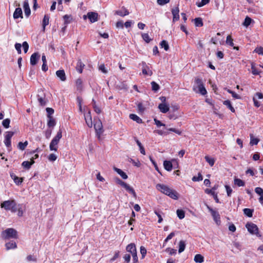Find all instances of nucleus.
Masks as SVG:
<instances>
[{
	"label": "nucleus",
	"mask_w": 263,
	"mask_h": 263,
	"mask_svg": "<svg viewBox=\"0 0 263 263\" xmlns=\"http://www.w3.org/2000/svg\"><path fill=\"white\" fill-rule=\"evenodd\" d=\"M156 187L158 191L169 196L170 198L175 200L178 199V193L176 191L170 188L168 186L159 183L156 185Z\"/></svg>",
	"instance_id": "f257e3e1"
},
{
	"label": "nucleus",
	"mask_w": 263,
	"mask_h": 263,
	"mask_svg": "<svg viewBox=\"0 0 263 263\" xmlns=\"http://www.w3.org/2000/svg\"><path fill=\"white\" fill-rule=\"evenodd\" d=\"M16 205L17 203L15 200L9 199L2 202L1 207L7 211H10L11 213H15L17 212Z\"/></svg>",
	"instance_id": "f03ea898"
},
{
	"label": "nucleus",
	"mask_w": 263,
	"mask_h": 263,
	"mask_svg": "<svg viewBox=\"0 0 263 263\" xmlns=\"http://www.w3.org/2000/svg\"><path fill=\"white\" fill-rule=\"evenodd\" d=\"M115 180L117 184H119L124 187L128 192L132 194L135 198L137 197L136 193L134 189L130 186L128 184L121 180L118 177H116L115 178Z\"/></svg>",
	"instance_id": "7ed1b4c3"
},
{
	"label": "nucleus",
	"mask_w": 263,
	"mask_h": 263,
	"mask_svg": "<svg viewBox=\"0 0 263 263\" xmlns=\"http://www.w3.org/2000/svg\"><path fill=\"white\" fill-rule=\"evenodd\" d=\"M2 237L5 239L17 238V232L13 228H8L2 232Z\"/></svg>",
	"instance_id": "20e7f679"
},
{
	"label": "nucleus",
	"mask_w": 263,
	"mask_h": 263,
	"mask_svg": "<svg viewBox=\"0 0 263 263\" xmlns=\"http://www.w3.org/2000/svg\"><path fill=\"white\" fill-rule=\"evenodd\" d=\"M206 208L208 209L209 211L211 213V215L213 218V220L217 224V225H220L221 223V220L219 212L217 211L213 210L208 205H206Z\"/></svg>",
	"instance_id": "39448f33"
},
{
	"label": "nucleus",
	"mask_w": 263,
	"mask_h": 263,
	"mask_svg": "<svg viewBox=\"0 0 263 263\" xmlns=\"http://www.w3.org/2000/svg\"><path fill=\"white\" fill-rule=\"evenodd\" d=\"M14 134V133L11 131L6 132L5 134V140L4 142L7 148L11 147V139Z\"/></svg>",
	"instance_id": "423d86ee"
},
{
	"label": "nucleus",
	"mask_w": 263,
	"mask_h": 263,
	"mask_svg": "<svg viewBox=\"0 0 263 263\" xmlns=\"http://www.w3.org/2000/svg\"><path fill=\"white\" fill-rule=\"evenodd\" d=\"M246 227L251 234L256 235L258 234V228L255 224L252 222H248Z\"/></svg>",
	"instance_id": "0eeeda50"
},
{
	"label": "nucleus",
	"mask_w": 263,
	"mask_h": 263,
	"mask_svg": "<svg viewBox=\"0 0 263 263\" xmlns=\"http://www.w3.org/2000/svg\"><path fill=\"white\" fill-rule=\"evenodd\" d=\"M37 100L41 106H45L47 104V101L45 99V95L42 90L39 91V94L37 95Z\"/></svg>",
	"instance_id": "6e6552de"
},
{
	"label": "nucleus",
	"mask_w": 263,
	"mask_h": 263,
	"mask_svg": "<svg viewBox=\"0 0 263 263\" xmlns=\"http://www.w3.org/2000/svg\"><path fill=\"white\" fill-rule=\"evenodd\" d=\"M172 15H173V20L172 22L174 23L176 21H178L179 20L180 16H179V9L178 6L172 9L171 10Z\"/></svg>",
	"instance_id": "1a4fd4ad"
},
{
	"label": "nucleus",
	"mask_w": 263,
	"mask_h": 263,
	"mask_svg": "<svg viewBox=\"0 0 263 263\" xmlns=\"http://www.w3.org/2000/svg\"><path fill=\"white\" fill-rule=\"evenodd\" d=\"M40 55L38 52L33 53L30 57V64L32 66L35 65L40 59Z\"/></svg>",
	"instance_id": "9d476101"
},
{
	"label": "nucleus",
	"mask_w": 263,
	"mask_h": 263,
	"mask_svg": "<svg viewBox=\"0 0 263 263\" xmlns=\"http://www.w3.org/2000/svg\"><path fill=\"white\" fill-rule=\"evenodd\" d=\"M87 17L91 23H95L98 20V14L94 12H89L87 13Z\"/></svg>",
	"instance_id": "9b49d317"
},
{
	"label": "nucleus",
	"mask_w": 263,
	"mask_h": 263,
	"mask_svg": "<svg viewBox=\"0 0 263 263\" xmlns=\"http://www.w3.org/2000/svg\"><path fill=\"white\" fill-rule=\"evenodd\" d=\"M23 8L25 12V14L26 17H28L31 13L29 3L28 0H25L23 3Z\"/></svg>",
	"instance_id": "f8f14e48"
},
{
	"label": "nucleus",
	"mask_w": 263,
	"mask_h": 263,
	"mask_svg": "<svg viewBox=\"0 0 263 263\" xmlns=\"http://www.w3.org/2000/svg\"><path fill=\"white\" fill-rule=\"evenodd\" d=\"M129 12L124 7H122L121 10H116L115 12V14L119 15L122 17L127 15L129 14Z\"/></svg>",
	"instance_id": "ddd939ff"
},
{
	"label": "nucleus",
	"mask_w": 263,
	"mask_h": 263,
	"mask_svg": "<svg viewBox=\"0 0 263 263\" xmlns=\"http://www.w3.org/2000/svg\"><path fill=\"white\" fill-rule=\"evenodd\" d=\"M23 18V12L21 8H16L13 13V18L14 19H17L18 18Z\"/></svg>",
	"instance_id": "4468645a"
},
{
	"label": "nucleus",
	"mask_w": 263,
	"mask_h": 263,
	"mask_svg": "<svg viewBox=\"0 0 263 263\" xmlns=\"http://www.w3.org/2000/svg\"><path fill=\"white\" fill-rule=\"evenodd\" d=\"M126 251L130 253L132 255L137 253L136 245L134 243H131L128 245L126 247Z\"/></svg>",
	"instance_id": "2eb2a0df"
},
{
	"label": "nucleus",
	"mask_w": 263,
	"mask_h": 263,
	"mask_svg": "<svg viewBox=\"0 0 263 263\" xmlns=\"http://www.w3.org/2000/svg\"><path fill=\"white\" fill-rule=\"evenodd\" d=\"M57 76L60 78L62 81H65L66 80V77L64 70H59L56 71Z\"/></svg>",
	"instance_id": "dca6fc26"
},
{
	"label": "nucleus",
	"mask_w": 263,
	"mask_h": 263,
	"mask_svg": "<svg viewBox=\"0 0 263 263\" xmlns=\"http://www.w3.org/2000/svg\"><path fill=\"white\" fill-rule=\"evenodd\" d=\"M94 128L98 133L100 134L103 133V126L100 120L97 121L94 124Z\"/></svg>",
	"instance_id": "f3484780"
},
{
	"label": "nucleus",
	"mask_w": 263,
	"mask_h": 263,
	"mask_svg": "<svg viewBox=\"0 0 263 263\" xmlns=\"http://www.w3.org/2000/svg\"><path fill=\"white\" fill-rule=\"evenodd\" d=\"M163 166L165 170L167 171L170 172L172 170L173 164L171 161L165 160L163 162Z\"/></svg>",
	"instance_id": "a211bd4d"
},
{
	"label": "nucleus",
	"mask_w": 263,
	"mask_h": 263,
	"mask_svg": "<svg viewBox=\"0 0 263 263\" xmlns=\"http://www.w3.org/2000/svg\"><path fill=\"white\" fill-rule=\"evenodd\" d=\"M114 170L123 179H126L128 176L122 170L116 167H114Z\"/></svg>",
	"instance_id": "6ab92c4d"
},
{
	"label": "nucleus",
	"mask_w": 263,
	"mask_h": 263,
	"mask_svg": "<svg viewBox=\"0 0 263 263\" xmlns=\"http://www.w3.org/2000/svg\"><path fill=\"white\" fill-rule=\"evenodd\" d=\"M158 108L162 113H166L169 110L168 106L163 103L159 105Z\"/></svg>",
	"instance_id": "aec40b11"
},
{
	"label": "nucleus",
	"mask_w": 263,
	"mask_h": 263,
	"mask_svg": "<svg viewBox=\"0 0 263 263\" xmlns=\"http://www.w3.org/2000/svg\"><path fill=\"white\" fill-rule=\"evenodd\" d=\"M85 66V65L82 62L81 60H78L77 63V66L76 69L77 71L81 73L83 72V69L84 67Z\"/></svg>",
	"instance_id": "412c9836"
},
{
	"label": "nucleus",
	"mask_w": 263,
	"mask_h": 263,
	"mask_svg": "<svg viewBox=\"0 0 263 263\" xmlns=\"http://www.w3.org/2000/svg\"><path fill=\"white\" fill-rule=\"evenodd\" d=\"M17 212V215L18 217L23 216L24 212V209L22 204H17L16 208Z\"/></svg>",
	"instance_id": "4be33fe9"
},
{
	"label": "nucleus",
	"mask_w": 263,
	"mask_h": 263,
	"mask_svg": "<svg viewBox=\"0 0 263 263\" xmlns=\"http://www.w3.org/2000/svg\"><path fill=\"white\" fill-rule=\"evenodd\" d=\"M226 43L228 45H229V46H230L231 47H233L234 49L238 50L239 48L238 47L234 46L233 40L231 35H229L227 36V40H226Z\"/></svg>",
	"instance_id": "5701e85b"
},
{
	"label": "nucleus",
	"mask_w": 263,
	"mask_h": 263,
	"mask_svg": "<svg viewBox=\"0 0 263 263\" xmlns=\"http://www.w3.org/2000/svg\"><path fill=\"white\" fill-rule=\"evenodd\" d=\"M5 245L7 250L15 249L17 247V245L15 242L13 240L6 243Z\"/></svg>",
	"instance_id": "b1692460"
},
{
	"label": "nucleus",
	"mask_w": 263,
	"mask_h": 263,
	"mask_svg": "<svg viewBox=\"0 0 263 263\" xmlns=\"http://www.w3.org/2000/svg\"><path fill=\"white\" fill-rule=\"evenodd\" d=\"M55 125L56 121L53 117L48 118L47 126L49 128H53Z\"/></svg>",
	"instance_id": "393cba45"
},
{
	"label": "nucleus",
	"mask_w": 263,
	"mask_h": 263,
	"mask_svg": "<svg viewBox=\"0 0 263 263\" xmlns=\"http://www.w3.org/2000/svg\"><path fill=\"white\" fill-rule=\"evenodd\" d=\"M34 161H33L32 159H31V161H30V162H29L27 161H24L22 163V166H23L24 168L29 170L31 166L33 164H34Z\"/></svg>",
	"instance_id": "a878e982"
},
{
	"label": "nucleus",
	"mask_w": 263,
	"mask_h": 263,
	"mask_svg": "<svg viewBox=\"0 0 263 263\" xmlns=\"http://www.w3.org/2000/svg\"><path fill=\"white\" fill-rule=\"evenodd\" d=\"M244 214L248 217H252L254 212L253 209L245 208L243 210Z\"/></svg>",
	"instance_id": "bb28decb"
},
{
	"label": "nucleus",
	"mask_w": 263,
	"mask_h": 263,
	"mask_svg": "<svg viewBox=\"0 0 263 263\" xmlns=\"http://www.w3.org/2000/svg\"><path fill=\"white\" fill-rule=\"evenodd\" d=\"M134 139H135L136 143L139 147V149H140V153L143 155H145V149H144V147L143 146V145H142L141 143L137 139V138L136 137H134Z\"/></svg>",
	"instance_id": "cd10ccee"
},
{
	"label": "nucleus",
	"mask_w": 263,
	"mask_h": 263,
	"mask_svg": "<svg viewBox=\"0 0 263 263\" xmlns=\"http://www.w3.org/2000/svg\"><path fill=\"white\" fill-rule=\"evenodd\" d=\"M129 118L130 119L136 121L138 123H141L142 122V119L135 114H130Z\"/></svg>",
	"instance_id": "c85d7f7f"
},
{
	"label": "nucleus",
	"mask_w": 263,
	"mask_h": 263,
	"mask_svg": "<svg viewBox=\"0 0 263 263\" xmlns=\"http://www.w3.org/2000/svg\"><path fill=\"white\" fill-rule=\"evenodd\" d=\"M49 16L48 15H45L43 20L42 26L43 28V31L45 30V27L49 24Z\"/></svg>",
	"instance_id": "c756f323"
},
{
	"label": "nucleus",
	"mask_w": 263,
	"mask_h": 263,
	"mask_svg": "<svg viewBox=\"0 0 263 263\" xmlns=\"http://www.w3.org/2000/svg\"><path fill=\"white\" fill-rule=\"evenodd\" d=\"M58 142L51 140L49 144V148L50 151H57Z\"/></svg>",
	"instance_id": "7c9ffc66"
},
{
	"label": "nucleus",
	"mask_w": 263,
	"mask_h": 263,
	"mask_svg": "<svg viewBox=\"0 0 263 263\" xmlns=\"http://www.w3.org/2000/svg\"><path fill=\"white\" fill-rule=\"evenodd\" d=\"M223 104L227 106V107L232 112H235V109L233 107V106L231 104V101L229 100H226V101H224L223 102Z\"/></svg>",
	"instance_id": "2f4dec72"
},
{
	"label": "nucleus",
	"mask_w": 263,
	"mask_h": 263,
	"mask_svg": "<svg viewBox=\"0 0 263 263\" xmlns=\"http://www.w3.org/2000/svg\"><path fill=\"white\" fill-rule=\"evenodd\" d=\"M234 182V184L239 187L243 186L245 185V181L239 178H235Z\"/></svg>",
	"instance_id": "473e14b6"
},
{
	"label": "nucleus",
	"mask_w": 263,
	"mask_h": 263,
	"mask_svg": "<svg viewBox=\"0 0 263 263\" xmlns=\"http://www.w3.org/2000/svg\"><path fill=\"white\" fill-rule=\"evenodd\" d=\"M195 25L196 27H202L203 25L202 19L201 17H196L194 20Z\"/></svg>",
	"instance_id": "72a5a7b5"
},
{
	"label": "nucleus",
	"mask_w": 263,
	"mask_h": 263,
	"mask_svg": "<svg viewBox=\"0 0 263 263\" xmlns=\"http://www.w3.org/2000/svg\"><path fill=\"white\" fill-rule=\"evenodd\" d=\"M62 137V132L61 129H59V130L56 136L52 139V140L59 142L60 140L61 139Z\"/></svg>",
	"instance_id": "f704fd0d"
},
{
	"label": "nucleus",
	"mask_w": 263,
	"mask_h": 263,
	"mask_svg": "<svg viewBox=\"0 0 263 263\" xmlns=\"http://www.w3.org/2000/svg\"><path fill=\"white\" fill-rule=\"evenodd\" d=\"M142 73L143 74L145 75L149 74L151 75L152 74V72L151 71V73L148 74L147 69H149V67L147 66L146 64L144 62H142Z\"/></svg>",
	"instance_id": "c9c22d12"
},
{
	"label": "nucleus",
	"mask_w": 263,
	"mask_h": 263,
	"mask_svg": "<svg viewBox=\"0 0 263 263\" xmlns=\"http://www.w3.org/2000/svg\"><path fill=\"white\" fill-rule=\"evenodd\" d=\"M194 260L196 262L202 263L204 261V257L201 254H196Z\"/></svg>",
	"instance_id": "e433bc0d"
},
{
	"label": "nucleus",
	"mask_w": 263,
	"mask_h": 263,
	"mask_svg": "<svg viewBox=\"0 0 263 263\" xmlns=\"http://www.w3.org/2000/svg\"><path fill=\"white\" fill-rule=\"evenodd\" d=\"M185 248V243L183 240H180L179 243V250L178 252L179 253L184 251Z\"/></svg>",
	"instance_id": "4c0bfd02"
},
{
	"label": "nucleus",
	"mask_w": 263,
	"mask_h": 263,
	"mask_svg": "<svg viewBox=\"0 0 263 263\" xmlns=\"http://www.w3.org/2000/svg\"><path fill=\"white\" fill-rule=\"evenodd\" d=\"M28 143L27 141H26L25 142H20L18 143L17 147L22 151H23L25 149L26 146H27Z\"/></svg>",
	"instance_id": "58836bf2"
},
{
	"label": "nucleus",
	"mask_w": 263,
	"mask_h": 263,
	"mask_svg": "<svg viewBox=\"0 0 263 263\" xmlns=\"http://www.w3.org/2000/svg\"><path fill=\"white\" fill-rule=\"evenodd\" d=\"M205 161L209 164L211 166H213L215 163V160L213 158H211L208 156H205Z\"/></svg>",
	"instance_id": "ea45409f"
},
{
	"label": "nucleus",
	"mask_w": 263,
	"mask_h": 263,
	"mask_svg": "<svg viewBox=\"0 0 263 263\" xmlns=\"http://www.w3.org/2000/svg\"><path fill=\"white\" fill-rule=\"evenodd\" d=\"M152 89L154 92L158 91L160 89L159 85L155 81L151 82Z\"/></svg>",
	"instance_id": "a19ab883"
},
{
	"label": "nucleus",
	"mask_w": 263,
	"mask_h": 263,
	"mask_svg": "<svg viewBox=\"0 0 263 263\" xmlns=\"http://www.w3.org/2000/svg\"><path fill=\"white\" fill-rule=\"evenodd\" d=\"M160 46L161 48H163L165 51H167L169 49V45L165 40L162 41L160 43Z\"/></svg>",
	"instance_id": "79ce46f5"
},
{
	"label": "nucleus",
	"mask_w": 263,
	"mask_h": 263,
	"mask_svg": "<svg viewBox=\"0 0 263 263\" xmlns=\"http://www.w3.org/2000/svg\"><path fill=\"white\" fill-rule=\"evenodd\" d=\"M142 37L143 40L147 43H149L152 40V39L149 37L148 33H142Z\"/></svg>",
	"instance_id": "37998d69"
},
{
	"label": "nucleus",
	"mask_w": 263,
	"mask_h": 263,
	"mask_svg": "<svg viewBox=\"0 0 263 263\" xmlns=\"http://www.w3.org/2000/svg\"><path fill=\"white\" fill-rule=\"evenodd\" d=\"M149 159L151 161V162L152 163V164H153L154 166L155 167V170L159 173L161 175H162L161 174V171L159 170V168H158V166L157 165V163L156 162V161L154 160V159L153 158V157L152 156H149Z\"/></svg>",
	"instance_id": "c03bdc74"
},
{
	"label": "nucleus",
	"mask_w": 263,
	"mask_h": 263,
	"mask_svg": "<svg viewBox=\"0 0 263 263\" xmlns=\"http://www.w3.org/2000/svg\"><path fill=\"white\" fill-rule=\"evenodd\" d=\"M252 20L249 17V16H246L243 23H242V25L247 27H248L251 23Z\"/></svg>",
	"instance_id": "a18cd8bd"
},
{
	"label": "nucleus",
	"mask_w": 263,
	"mask_h": 263,
	"mask_svg": "<svg viewBox=\"0 0 263 263\" xmlns=\"http://www.w3.org/2000/svg\"><path fill=\"white\" fill-rule=\"evenodd\" d=\"M177 215L180 219H182L185 216V212L182 210L178 209L177 210Z\"/></svg>",
	"instance_id": "49530a36"
},
{
	"label": "nucleus",
	"mask_w": 263,
	"mask_h": 263,
	"mask_svg": "<svg viewBox=\"0 0 263 263\" xmlns=\"http://www.w3.org/2000/svg\"><path fill=\"white\" fill-rule=\"evenodd\" d=\"M82 80L81 79H78L76 80V84L78 90H81L82 88Z\"/></svg>",
	"instance_id": "de8ad7c7"
},
{
	"label": "nucleus",
	"mask_w": 263,
	"mask_h": 263,
	"mask_svg": "<svg viewBox=\"0 0 263 263\" xmlns=\"http://www.w3.org/2000/svg\"><path fill=\"white\" fill-rule=\"evenodd\" d=\"M218 187V185L215 184L214 186L212 187L211 189H206L205 190V193H213V192H215Z\"/></svg>",
	"instance_id": "09e8293b"
},
{
	"label": "nucleus",
	"mask_w": 263,
	"mask_h": 263,
	"mask_svg": "<svg viewBox=\"0 0 263 263\" xmlns=\"http://www.w3.org/2000/svg\"><path fill=\"white\" fill-rule=\"evenodd\" d=\"M10 123V120L8 118L4 119L2 122L3 126L6 128H9Z\"/></svg>",
	"instance_id": "8fccbe9b"
},
{
	"label": "nucleus",
	"mask_w": 263,
	"mask_h": 263,
	"mask_svg": "<svg viewBox=\"0 0 263 263\" xmlns=\"http://www.w3.org/2000/svg\"><path fill=\"white\" fill-rule=\"evenodd\" d=\"M46 110L47 113V118H52V117L51 116V115L54 113V109L52 108L47 107L46 108Z\"/></svg>",
	"instance_id": "3c124183"
},
{
	"label": "nucleus",
	"mask_w": 263,
	"mask_h": 263,
	"mask_svg": "<svg viewBox=\"0 0 263 263\" xmlns=\"http://www.w3.org/2000/svg\"><path fill=\"white\" fill-rule=\"evenodd\" d=\"M210 0H201L200 2L196 3V5L198 7H202L203 6L206 5L209 3Z\"/></svg>",
	"instance_id": "603ef678"
},
{
	"label": "nucleus",
	"mask_w": 263,
	"mask_h": 263,
	"mask_svg": "<svg viewBox=\"0 0 263 263\" xmlns=\"http://www.w3.org/2000/svg\"><path fill=\"white\" fill-rule=\"evenodd\" d=\"M154 213L158 217V223H161L162 221H163V218L161 215V213L162 212L158 210H155Z\"/></svg>",
	"instance_id": "864d4df0"
},
{
	"label": "nucleus",
	"mask_w": 263,
	"mask_h": 263,
	"mask_svg": "<svg viewBox=\"0 0 263 263\" xmlns=\"http://www.w3.org/2000/svg\"><path fill=\"white\" fill-rule=\"evenodd\" d=\"M140 253H141V258L142 259H143L146 254V253H147V251H146V249H145V248L143 246H141L140 247Z\"/></svg>",
	"instance_id": "5fc2aeb1"
},
{
	"label": "nucleus",
	"mask_w": 263,
	"mask_h": 263,
	"mask_svg": "<svg viewBox=\"0 0 263 263\" xmlns=\"http://www.w3.org/2000/svg\"><path fill=\"white\" fill-rule=\"evenodd\" d=\"M165 251L168 252L171 255H175L177 253V250L176 249H172L171 248H166L165 249Z\"/></svg>",
	"instance_id": "6e6d98bb"
},
{
	"label": "nucleus",
	"mask_w": 263,
	"mask_h": 263,
	"mask_svg": "<svg viewBox=\"0 0 263 263\" xmlns=\"http://www.w3.org/2000/svg\"><path fill=\"white\" fill-rule=\"evenodd\" d=\"M259 141V140L258 139L254 138L252 136H251V140H250V144L251 145H257L258 144Z\"/></svg>",
	"instance_id": "4d7b16f0"
},
{
	"label": "nucleus",
	"mask_w": 263,
	"mask_h": 263,
	"mask_svg": "<svg viewBox=\"0 0 263 263\" xmlns=\"http://www.w3.org/2000/svg\"><path fill=\"white\" fill-rule=\"evenodd\" d=\"M195 83L197 85V87L198 88L202 86H203V82H202V81L201 79L200 78H196L195 80Z\"/></svg>",
	"instance_id": "13d9d810"
},
{
	"label": "nucleus",
	"mask_w": 263,
	"mask_h": 263,
	"mask_svg": "<svg viewBox=\"0 0 263 263\" xmlns=\"http://www.w3.org/2000/svg\"><path fill=\"white\" fill-rule=\"evenodd\" d=\"M99 70L105 74L107 73L108 72L107 70L106 69V68L105 67V65L103 64L99 65Z\"/></svg>",
	"instance_id": "bf43d9fd"
},
{
	"label": "nucleus",
	"mask_w": 263,
	"mask_h": 263,
	"mask_svg": "<svg viewBox=\"0 0 263 263\" xmlns=\"http://www.w3.org/2000/svg\"><path fill=\"white\" fill-rule=\"evenodd\" d=\"M202 179H203V177L200 173L198 174V176H194L192 178V180L193 181H201Z\"/></svg>",
	"instance_id": "052dcab7"
},
{
	"label": "nucleus",
	"mask_w": 263,
	"mask_h": 263,
	"mask_svg": "<svg viewBox=\"0 0 263 263\" xmlns=\"http://www.w3.org/2000/svg\"><path fill=\"white\" fill-rule=\"evenodd\" d=\"M255 192L260 196H263V189L260 187H257L255 189Z\"/></svg>",
	"instance_id": "680f3d73"
},
{
	"label": "nucleus",
	"mask_w": 263,
	"mask_h": 263,
	"mask_svg": "<svg viewBox=\"0 0 263 263\" xmlns=\"http://www.w3.org/2000/svg\"><path fill=\"white\" fill-rule=\"evenodd\" d=\"M137 107H138L139 112H144V111L145 110V108L144 107L142 103H141V102L138 103L137 104Z\"/></svg>",
	"instance_id": "e2e57ef3"
},
{
	"label": "nucleus",
	"mask_w": 263,
	"mask_h": 263,
	"mask_svg": "<svg viewBox=\"0 0 263 263\" xmlns=\"http://www.w3.org/2000/svg\"><path fill=\"white\" fill-rule=\"evenodd\" d=\"M23 179L22 178H19L18 177H15L13 179L14 183L16 185H18L22 183V182H23Z\"/></svg>",
	"instance_id": "0e129e2a"
},
{
	"label": "nucleus",
	"mask_w": 263,
	"mask_h": 263,
	"mask_svg": "<svg viewBox=\"0 0 263 263\" xmlns=\"http://www.w3.org/2000/svg\"><path fill=\"white\" fill-rule=\"evenodd\" d=\"M175 236V233L174 232H171L165 238V239L164 241L163 246H164V244L167 242L169 240L171 239L174 236Z\"/></svg>",
	"instance_id": "69168bd1"
},
{
	"label": "nucleus",
	"mask_w": 263,
	"mask_h": 263,
	"mask_svg": "<svg viewBox=\"0 0 263 263\" xmlns=\"http://www.w3.org/2000/svg\"><path fill=\"white\" fill-rule=\"evenodd\" d=\"M198 89H199V92L202 95H205L207 93V91H206V89L205 88L204 85L203 86H202L199 88H198Z\"/></svg>",
	"instance_id": "338daca9"
},
{
	"label": "nucleus",
	"mask_w": 263,
	"mask_h": 263,
	"mask_svg": "<svg viewBox=\"0 0 263 263\" xmlns=\"http://www.w3.org/2000/svg\"><path fill=\"white\" fill-rule=\"evenodd\" d=\"M22 47L23 48L24 51L25 53H26L29 49V45L28 43L26 41L24 42L22 44Z\"/></svg>",
	"instance_id": "774afa93"
}]
</instances>
